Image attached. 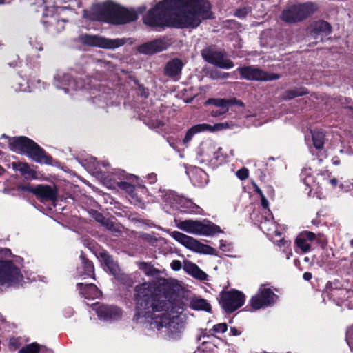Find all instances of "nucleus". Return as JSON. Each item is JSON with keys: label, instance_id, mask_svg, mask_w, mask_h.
Listing matches in <instances>:
<instances>
[{"label": "nucleus", "instance_id": "10", "mask_svg": "<svg viewBox=\"0 0 353 353\" xmlns=\"http://www.w3.org/2000/svg\"><path fill=\"white\" fill-rule=\"evenodd\" d=\"M237 127V125L232 121L216 123L214 125H211L207 123H200L191 127L185 135L183 140V143L186 145L188 144L192 137L198 134L205 131L210 132H215L218 131L224 130L226 129H234Z\"/></svg>", "mask_w": 353, "mask_h": 353}, {"label": "nucleus", "instance_id": "28", "mask_svg": "<svg viewBox=\"0 0 353 353\" xmlns=\"http://www.w3.org/2000/svg\"><path fill=\"white\" fill-rule=\"evenodd\" d=\"M190 306L192 309L197 310L210 312L211 310V306L206 300L200 298H193L190 301Z\"/></svg>", "mask_w": 353, "mask_h": 353}, {"label": "nucleus", "instance_id": "24", "mask_svg": "<svg viewBox=\"0 0 353 353\" xmlns=\"http://www.w3.org/2000/svg\"><path fill=\"white\" fill-rule=\"evenodd\" d=\"M13 169L19 170L26 179H35L37 177L35 172L32 170L26 163L12 162Z\"/></svg>", "mask_w": 353, "mask_h": 353}, {"label": "nucleus", "instance_id": "53", "mask_svg": "<svg viewBox=\"0 0 353 353\" xmlns=\"http://www.w3.org/2000/svg\"><path fill=\"white\" fill-rule=\"evenodd\" d=\"M334 163L335 165H338V164H339V162H338V161H335V162H334Z\"/></svg>", "mask_w": 353, "mask_h": 353}, {"label": "nucleus", "instance_id": "27", "mask_svg": "<svg viewBox=\"0 0 353 353\" xmlns=\"http://www.w3.org/2000/svg\"><path fill=\"white\" fill-rule=\"evenodd\" d=\"M103 259L104 263L106 267L110 270V272L119 279H121L120 274V270L119 268L117 263L114 262L113 259L107 254H104Z\"/></svg>", "mask_w": 353, "mask_h": 353}, {"label": "nucleus", "instance_id": "13", "mask_svg": "<svg viewBox=\"0 0 353 353\" xmlns=\"http://www.w3.org/2000/svg\"><path fill=\"white\" fill-rule=\"evenodd\" d=\"M277 298L278 296L270 288L262 285L257 294L251 299L250 304L254 309L258 310L271 305L276 301Z\"/></svg>", "mask_w": 353, "mask_h": 353}, {"label": "nucleus", "instance_id": "44", "mask_svg": "<svg viewBox=\"0 0 353 353\" xmlns=\"http://www.w3.org/2000/svg\"><path fill=\"white\" fill-rule=\"evenodd\" d=\"M10 345L14 349H17L19 346V341L17 339H12L10 341Z\"/></svg>", "mask_w": 353, "mask_h": 353}, {"label": "nucleus", "instance_id": "48", "mask_svg": "<svg viewBox=\"0 0 353 353\" xmlns=\"http://www.w3.org/2000/svg\"><path fill=\"white\" fill-rule=\"evenodd\" d=\"M329 183L333 186H336L338 183V181L336 179H332L329 180Z\"/></svg>", "mask_w": 353, "mask_h": 353}, {"label": "nucleus", "instance_id": "45", "mask_svg": "<svg viewBox=\"0 0 353 353\" xmlns=\"http://www.w3.org/2000/svg\"><path fill=\"white\" fill-rule=\"evenodd\" d=\"M261 198V205L264 208H267L268 207V201L264 196V195H262Z\"/></svg>", "mask_w": 353, "mask_h": 353}, {"label": "nucleus", "instance_id": "9", "mask_svg": "<svg viewBox=\"0 0 353 353\" xmlns=\"http://www.w3.org/2000/svg\"><path fill=\"white\" fill-rule=\"evenodd\" d=\"M128 40L125 38L109 39L101 36L88 34L81 37V42L85 45L110 50L123 46Z\"/></svg>", "mask_w": 353, "mask_h": 353}, {"label": "nucleus", "instance_id": "14", "mask_svg": "<svg viewBox=\"0 0 353 353\" xmlns=\"http://www.w3.org/2000/svg\"><path fill=\"white\" fill-rule=\"evenodd\" d=\"M203 58L208 63L215 65L223 69L233 68V62L226 57L221 51L215 50L212 48L203 49L201 51Z\"/></svg>", "mask_w": 353, "mask_h": 353}, {"label": "nucleus", "instance_id": "1", "mask_svg": "<svg viewBox=\"0 0 353 353\" xmlns=\"http://www.w3.org/2000/svg\"><path fill=\"white\" fill-rule=\"evenodd\" d=\"M207 0H164L144 16V23L151 27H197L203 19L211 17Z\"/></svg>", "mask_w": 353, "mask_h": 353}, {"label": "nucleus", "instance_id": "41", "mask_svg": "<svg viewBox=\"0 0 353 353\" xmlns=\"http://www.w3.org/2000/svg\"><path fill=\"white\" fill-rule=\"evenodd\" d=\"M171 268L174 270H179L182 265H181V263L178 261V260H174L172 263H171Z\"/></svg>", "mask_w": 353, "mask_h": 353}, {"label": "nucleus", "instance_id": "19", "mask_svg": "<svg viewBox=\"0 0 353 353\" xmlns=\"http://www.w3.org/2000/svg\"><path fill=\"white\" fill-rule=\"evenodd\" d=\"M208 104H213L214 105L221 108V112L212 111L211 115L212 117H219L229 110V107L232 105H237L239 106H243V102L236 100V99H210L207 101Z\"/></svg>", "mask_w": 353, "mask_h": 353}, {"label": "nucleus", "instance_id": "25", "mask_svg": "<svg viewBox=\"0 0 353 353\" xmlns=\"http://www.w3.org/2000/svg\"><path fill=\"white\" fill-rule=\"evenodd\" d=\"M331 32V26L326 21H318L314 24L312 33L314 35L327 36Z\"/></svg>", "mask_w": 353, "mask_h": 353}, {"label": "nucleus", "instance_id": "4", "mask_svg": "<svg viewBox=\"0 0 353 353\" xmlns=\"http://www.w3.org/2000/svg\"><path fill=\"white\" fill-rule=\"evenodd\" d=\"M10 256L9 249L0 248V287H17L23 282V276L19 268L8 259Z\"/></svg>", "mask_w": 353, "mask_h": 353}, {"label": "nucleus", "instance_id": "50", "mask_svg": "<svg viewBox=\"0 0 353 353\" xmlns=\"http://www.w3.org/2000/svg\"><path fill=\"white\" fill-rule=\"evenodd\" d=\"M256 190L261 195V197L263 195L262 191L259 188H257Z\"/></svg>", "mask_w": 353, "mask_h": 353}, {"label": "nucleus", "instance_id": "18", "mask_svg": "<svg viewBox=\"0 0 353 353\" xmlns=\"http://www.w3.org/2000/svg\"><path fill=\"white\" fill-rule=\"evenodd\" d=\"M23 190L30 192L37 197L45 200L54 201L57 199L56 189L46 185H38L36 187L26 186L21 188Z\"/></svg>", "mask_w": 353, "mask_h": 353}, {"label": "nucleus", "instance_id": "11", "mask_svg": "<svg viewBox=\"0 0 353 353\" xmlns=\"http://www.w3.org/2000/svg\"><path fill=\"white\" fill-rule=\"evenodd\" d=\"M170 235L180 244L192 251L203 254H210L212 250L210 246L204 245L194 238L179 231H172L170 233Z\"/></svg>", "mask_w": 353, "mask_h": 353}, {"label": "nucleus", "instance_id": "33", "mask_svg": "<svg viewBox=\"0 0 353 353\" xmlns=\"http://www.w3.org/2000/svg\"><path fill=\"white\" fill-rule=\"evenodd\" d=\"M40 345L37 343H32L22 347L19 353H39L40 351Z\"/></svg>", "mask_w": 353, "mask_h": 353}, {"label": "nucleus", "instance_id": "7", "mask_svg": "<svg viewBox=\"0 0 353 353\" xmlns=\"http://www.w3.org/2000/svg\"><path fill=\"white\" fill-rule=\"evenodd\" d=\"M54 84L57 88L61 89L70 95H74L75 92H81L85 87V83L81 79H73L70 74L63 72L56 74Z\"/></svg>", "mask_w": 353, "mask_h": 353}, {"label": "nucleus", "instance_id": "6", "mask_svg": "<svg viewBox=\"0 0 353 353\" xmlns=\"http://www.w3.org/2000/svg\"><path fill=\"white\" fill-rule=\"evenodd\" d=\"M316 10L317 6L312 2L291 6L283 10L281 19L287 23H294L305 19Z\"/></svg>", "mask_w": 353, "mask_h": 353}, {"label": "nucleus", "instance_id": "17", "mask_svg": "<svg viewBox=\"0 0 353 353\" xmlns=\"http://www.w3.org/2000/svg\"><path fill=\"white\" fill-rule=\"evenodd\" d=\"M92 311L95 312L99 319L101 320H115L121 316V311L113 306H108L99 303L92 306Z\"/></svg>", "mask_w": 353, "mask_h": 353}, {"label": "nucleus", "instance_id": "26", "mask_svg": "<svg viewBox=\"0 0 353 353\" xmlns=\"http://www.w3.org/2000/svg\"><path fill=\"white\" fill-rule=\"evenodd\" d=\"M182 66V62L179 59H174L167 64L166 73L171 77L176 76L181 72Z\"/></svg>", "mask_w": 353, "mask_h": 353}, {"label": "nucleus", "instance_id": "15", "mask_svg": "<svg viewBox=\"0 0 353 353\" xmlns=\"http://www.w3.org/2000/svg\"><path fill=\"white\" fill-rule=\"evenodd\" d=\"M242 79L256 81H271L279 78L277 74H270L262 70L252 67H243L238 68Z\"/></svg>", "mask_w": 353, "mask_h": 353}, {"label": "nucleus", "instance_id": "5", "mask_svg": "<svg viewBox=\"0 0 353 353\" xmlns=\"http://www.w3.org/2000/svg\"><path fill=\"white\" fill-rule=\"evenodd\" d=\"M178 229L194 235L210 236L221 232L220 228L208 221L185 220L176 221Z\"/></svg>", "mask_w": 353, "mask_h": 353}, {"label": "nucleus", "instance_id": "47", "mask_svg": "<svg viewBox=\"0 0 353 353\" xmlns=\"http://www.w3.org/2000/svg\"><path fill=\"white\" fill-rule=\"evenodd\" d=\"M303 278H304V279H305V280H306V281H309V280H310V279H311V278H312V274H311V273H310V272H305V273L303 274Z\"/></svg>", "mask_w": 353, "mask_h": 353}, {"label": "nucleus", "instance_id": "21", "mask_svg": "<svg viewBox=\"0 0 353 353\" xmlns=\"http://www.w3.org/2000/svg\"><path fill=\"white\" fill-rule=\"evenodd\" d=\"M260 228L263 232H265L271 238L281 236V232L272 219L265 218L260 224Z\"/></svg>", "mask_w": 353, "mask_h": 353}, {"label": "nucleus", "instance_id": "49", "mask_svg": "<svg viewBox=\"0 0 353 353\" xmlns=\"http://www.w3.org/2000/svg\"><path fill=\"white\" fill-rule=\"evenodd\" d=\"M202 345H203V346L208 345H210V343H207L205 341H203L202 342ZM200 348H201L203 351L205 350V348L203 347H201Z\"/></svg>", "mask_w": 353, "mask_h": 353}, {"label": "nucleus", "instance_id": "31", "mask_svg": "<svg viewBox=\"0 0 353 353\" xmlns=\"http://www.w3.org/2000/svg\"><path fill=\"white\" fill-rule=\"evenodd\" d=\"M94 219L103 225L105 226L108 230H114V223L109 219L105 218L101 213L95 212Z\"/></svg>", "mask_w": 353, "mask_h": 353}, {"label": "nucleus", "instance_id": "42", "mask_svg": "<svg viewBox=\"0 0 353 353\" xmlns=\"http://www.w3.org/2000/svg\"><path fill=\"white\" fill-rule=\"evenodd\" d=\"M241 331H239L237 328L232 327H230V335L231 336H239L241 334Z\"/></svg>", "mask_w": 353, "mask_h": 353}, {"label": "nucleus", "instance_id": "56", "mask_svg": "<svg viewBox=\"0 0 353 353\" xmlns=\"http://www.w3.org/2000/svg\"><path fill=\"white\" fill-rule=\"evenodd\" d=\"M351 243L353 245V239L351 241Z\"/></svg>", "mask_w": 353, "mask_h": 353}, {"label": "nucleus", "instance_id": "12", "mask_svg": "<svg viewBox=\"0 0 353 353\" xmlns=\"http://www.w3.org/2000/svg\"><path fill=\"white\" fill-rule=\"evenodd\" d=\"M245 302L244 294L237 290L223 292L219 303L227 312H232L241 307Z\"/></svg>", "mask_w": 353, "mask_h": 353}, {"label": "nucleus", "instance_id": "46", "mask_svg": "<svg viewBox=\"0 0 353 353\" xmlns=\"http://www.w3.org/2000/svg\"><path fill=\"white\" fill-rule=\"evenodd\" d=\"M148 180L150 181V183H153L157 181L156 175L154 174H151L148 175Z\"/></svg>", "mask_w": 353, "mask_h": 353}, {"label": "nucleus", "instance_id": "2", "mask_svg": "<svg viewBox=\"0 0 353 353\" xmlns=\"http://www.w3.org/2000/svg\"><path fill=\"white\" fill-rule=\"evenodd\" d=\"M136 299L137 301V313L134 319L138 321L140 317H149L146 315L150 312H143V310L151 308L152 311L159 312L166 308L170 302L168 296L161 290L156 289L150 283H145L136 288ZM150 318L152 328L165 329V332L172 339L180 336L184 330V321L177 314L168 312L152 314ZM149 322V321H148Z\"/></svg>", "mask_w": 353, "mask_h": 353}, {"label": "nucleus", "instance_id": "8", "mask_svg": "<svg viewBox=\"0 0 353 353\" xmlns=\"http://www.w3.org/2000/svg\"><path fill=\"white\" fill-rule=\"evenodd\" d=\"M54 84L57 88L61 89L70 95H74L75 92H81L85 87V83L81 79H73L70 74L63 72L56 74Z\"/></svg>", "mask_w": 353, "mask_h": 353}, {"label": "nucleus", "instance_id": "20", "mask_svg": "<svg viewBox=\"0 0 353 353\" xmlns=\"http://www.w3.org/2000/svg\"><path fill=\"white\" fill-rule=\"evenodd\" d=\"M316 240V234L310 231L301 232L295 240V243L299 249L303 253L312 250V244Z\"/></svg>", "mask_w": 353, "mask_h": 353}, {"label": "nucleus", "instance_id": "52", "mask_svg": "<svg viewBox=\"0 0 353 353\" xmlns=\"http://www.w3.org/2000/svg\"><path fill=\"white\" fill-rule=\"evenodd\" d=\"M3 172V169L0 166V174H1Z\"/></svg>", "mask_w": 353, "mask_h": 353}, {"label": "nucleus", "instance_id": "30", "mask_svg": "<svg viewBox=\"0 0 353 353\" xmlns=\"http://www.w3.org/2000/svg\"><path fill=\"white\" fill-rule=\"evenodd\" d=\"M313 143L316 148L320 149L324 143V134L320 131H314L312 132Z\"/></svg>", "mask_w": 353, "mask_h": 353}, {"label": "nucleus", "instance_id": "37", "mask_svg": "<svg viewBox=\"0 0 353 353\" xmlns=\"http://www.w3.org/2000/svg\"><path fill=\"white\" fill-rule=\"evenodd\" d=\"M121 189L125 190L130 194H133L134 191V186L128 182H121L119 183Z\"/></svg>", "mask_w": 353, "mask_h": 353}, {"label": "nucleus", "instance_id": "36", "mask_svg": "<svg viewBox=\"0 0 353 353\" xmlns=\"http://www.w3.org/2000/svg\"><path fill=\"white\" fill-rule=\"evenodd\" d=\"M220 249L225 252H232L234 247L232 243L221 241L220 242Z\"/></svg>", "mask_w": 353, "mask_h": 353}, {"label": "nucleus", "instance_id": "38", "mask_svg": "<svg viewBox=\"0 0 353 353\" xmlns=\"http://www.w3.org/2000/svg\"><path fill=\"white\" fill-rule=\"evenodd\" d=\"M306 92L305 91H298V90H290L286 92L285 97L286 99H293L298 96H301Z\"/></svg>", "mask_w": 353, "mask_h": 353}, {"label": "nucleus", "instance_id": "22", "mask_svg": "<svg viewBox=\"0 0 353 353\" xmlns=\"http://www.w3.org/2000/svg\"><path fill=\"white\" fill-rule=\"evenodd\" d=\"M78 287L81 294L85 299H95L101 296L100 290L94 284L84 285L83 283H79Z\"/></svg>", "mask_w": 353, "mask_h": 353}, {"label": "nucleus", "instance_id": "35", "mask_svg": "<svg viewBox=\"0 0 353 353\" xmlns=\"http://www.w3.org/2000/svg\"><path fill=\"white\" fill-rule=\"evenodd\" d=\"M228 330V325L225 323H218L213 326V327L210 330L209 332L211 335H215L220 333H224Z\"/></svg>", "mask_w": 353, "mask_h": 353}, {"label": "nucleus", "instance_id": "54", "mask_svg": "<svg viewBox=\"0 0 353 353\" xmlns=\"http://www.w3.org/2000/svg\"><path fill=\"white\" fill-rule=\"evenodd\" d=\"M305 261H308V258H307V257H306V258L305 259Z\"/></svg>", "mask_w": 353, "mask_h": 353}, {"label": "nucleus", "instance_id": "55", "mask_svg": "<svg viewBox=\"0 0 353 353\" xmlns=\"http://www.w3.org/2000/svg\"><path fill=\"white\" fill-rule=\"evenodd\" d=\"M217 111H218V112H221V108L220 110H217Z\"/></svg>", "mask_w": 353, "mask_h": 353}, {"label": "nucleus", "instance_id": "40", "mask_svg": "<svg viewBox=\"0 0 353 353\" xmlns=\"http://www.w3.org/2000/svg\"><path fill=\"white\" fill-rule=\"evenodd\" d=\"M185 203H186L185 207L186 208H190L191 212H194V213H197L198 212L197 210L199 208L197 205H196L195 204L192 203L191 201H186Z\"/></svg>", "mask_w": 353, "mask_h": 353}, {"label": "nucleus", "instance_id": "16", "mask_svg": "<svg viewBox=\"0 0 353 353\" xmlns=\"http://www.w3.org/2000/svg\"><path fill=\"white\" fill-rule=\"evenodd\" d=\"M170 45L168 39L159 38L140 45L137 50L141 54L150 55L165 50Z\"/></svg>", "mask_w": 353, "mask_h": 353}, {"label": "nucleus", "instance_id": "32", "mask_svg": "<svg viewBox=\"0 0 353 353\" xmlns=\"http://www.w3.org/2000/svg\"><path fill=\"white\" fill-rule=\"evenodd\" d=\"M139 269L144 272L148 276H154L157 273V270L150 264L147 263H139Z\"/></svg>", "mask_w": 353, "mask_h": 353}, {"label": "nucleus", "instance_id": "23", "mask_svg": "<svg viewBox=\"0 0 353 353\" xmlns=\"http://www.w3.org/2000/svg\"><path fill=\"white\" fill-rule=\"evenodd\" d=\"M183 269L188 274L198 279L205 280L207 279V274L196 264L190 261L184 262Z\"/></svg>", "mask_w": 353, "mask_h": 353}, {"label": "nucleus", "instance_id": "34", "mask_svg": "<svg viewBox=\"0 0 353 353\" xmlns=\"http://www.w3.org/2000/svg\"><path fill=\"white\" fill-rule=\"evenodd\" d=\"M83 265V274L89 276H92L94 274V266L92 263L86 260L84 257H81Z\"/></svg>", "mask_w": 353, "mask_h": 353}, {"label": "nucleus", "instance_id": "39", "mask_svg": "<svg viewBox=\"0 0 353 353\" xmlns=\"http://www.w3.org/2000/svg\"><path fill=\"white\" fill-rule=\"evenodd\" d=\"M248 170L246 168L240 169L236 172V176L241 180L246 179L248 177Z\"/></svg>", "mask_w": 353, "mask_h": 353}, {"label": "nucleus", "instance_id": "43", "mask_svg": "<svg viewBox=\"0 0 353 353\" xmlns=\"http://www.w3.org/2000/svg\"><path fill=\"white\" fill-rule=\"evenodd\" d=\"M246 14L247 10L245 9L239 10L235 13V15L239 17H245Z\"/></svg>", "mask_w": 353, "mask_h": 353}, {"label": "nucleus", "instance_id": "51", "mask_svg": "<svg viewBox=\"0 0 353 353\" xmlns=\"http://www.w3.org/2000/svg\"><path fill=\"white\" fill-rule=\"evenodd\" d=\"M294 14H295V13H294V12H290V13L288 14V15H289V16H293V15H294Z\"/></svg>", "mask_w": 353, "mask_h": 353}, {"label": "nucleus", "instance_id": "29", "mask_svg": "<svg viewBox=\"0 0 353 353\" xmlns=\"http://www.w3.org/2000/svg\"><path fill=\"white\" fill-rule=\"evenodd\" d=\"M26 79L21 77H17L12 81V88L16 92L25 91L26 90Z\"/></svg>", "mask_w": 353, "mask_h": 353}, {"label": "nucleus", "instance_id": "3", "mask_svg": "<svg viewBox=\"0 0 353 353\" xmlns=\"http://www.w3.org/2000/svg\"><path fill=\"white\" fill-rule=\"evenodd\" d=\"M83 16L92 20L114 24L126 23L137 19L134 10L127 9L113 3L97 5L92 8L90 15L85 11Z\"/></svg>", "mask_w": 353, "mask_h": 353}]
</instances>
